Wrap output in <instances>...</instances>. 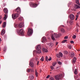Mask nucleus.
<instances>
[{
    "label": "nucleus",
    "mask_w": 80,
    "mask_h": 80,
    "mask_svg": "<svg viewBox=\"0 0 80 80\" xmlns=\"http://www.w3.org/2000/svg\"><path fill=\"white\" fill-rule=\"evenodd\" d=\"M36 48L37 49H41V46L40 45L37 46L36 47Z\"/></svg>",
    "instance_id": "f8f14e48"
},
{
    "label": "nucleus",
    "mask_w": 80,
    "mask_h": 80,
    "mask_svg": "<svg viewBox=\"0 0 80 80\" xmlns=\"http://www.w3.org/2000/svg\"><path fill=\"white\" fill-rule=\"evenodd\" d=\"M40 60L42 62V61H43L44 60V57L42 56L41 58V59Z\"/></svg>",
    "instance_id": "2f4dec72"
},
{
    "label": "nucleus",
    "mask_w": 80,
    "mask_h": 80,
    "mask_svg": "<svg viewBox=\"0 0 80 80\" xmlns=\"http://www.w3.org/2000/svg\"><path fill=\"white\" fill-rule=\"evenodd\" d=\"M42 43H44V42H45L47 41V39H46L45 37H43L42 38Z\"/></svg>",
    "instance_id": "6e6552de"
},
{
    "label": "nucleus",
    "mask_w": 80,
    "mask_h": 80,
    "mask_svg": "<svg viewBox=\"0 0 80 80\" xmlns=\"http://www.w3.org/2000/svg\"><path fill=\"white\" fill-rule=\"evenodd\" d=\"M31 62H32V61H33L32 60H31Z\"/></svg>",
    "instance_id": "0e129e2a"
},
{
    "label": "nucleus",
    "mask_w": 80,
    "mask_h": 80,
    "mask_svg": "<svg viewBox=\"0 0 80 80\" xmlns=\"http://www.w3.org/2000/svg\"><path fill=\"white\" fill-rule=\"evenodd\" d=\"M35 52V51H34L33 52V53H34V52Z\"/></svg>",
    "instance_id": "052dcab7"
},
{
    "label": "nucleus",
    "mask_w": 80,
    "mask_h": 80,
    "mask_svg": "<svg viewBox=\"0 0 80 80\" xmlns=\"http://www.w3.org/2000/svg\"><path fill=\"white\" fill-rule=\"evenodd\" d=\"M55 79L57 80H60L62 78V74H59L55 76Z\"/></svg>",
    "instance_id": "f257e3e1"
},
{
    "label": "nucleus",
    "mask_w": 80,
    "mask_h": 80,
    "mask_svg": "<svg viewBox=\"0 0 80 80\" xmlns=\"http://www.w3.org/2000/svg\"><path fill=\"white\" fill-rule=\"evenodd\" d=\"M50 75H48L47 76V77H46L47 78H49V77H50Z\"/></svg>",
    "instance_id": "de8ad7c7"
},
{
    "label": "nucleus",
    "mask_w": 80,
    "mask_h": 80,
    "mask_svg": "<svg viewBox=\"0 0 80 80\" xmlns=\"http://www.w3.org/2000/svg\"><path fill=\"white\" fill-rule=\"evenodd\" d=\"M74 7L75 8L78 9V8H80V6L78 5H77V4H74Z\"/></svg>",
    "instance_id": "1a4fd4ad"
},
{
    "label": "nucleus",
    "mask_w": 80,
    "mask_h": 80,
    "mask_svg": "<svg viewBox=\"0 0 80 80\" xmlns=\"http://www.w3.org/2000/svg\"><path fill=\"white\" fill-rule=\"evenodd\" d=\"M74 78L75 79H76L77 78V77L76 76H74Z\"/></svg>",
    "instance_id": "864d4df0"
},
{
    "label": "nucleus",
    "mask_w": 80,
    "mask_h": 80,
    "mask_svg": "<svg viewBox=\"0 0 80 80\" xmlns=\"http://www.w3.org/2000/svg\"><path fill=\"white\" fill-rule=\"evenodd\" d=\"M75 56V53L72 52H71L70 54V56L71 57H73Z\"/></svg>",
    "instance_id": "dca6fc26"
},
{
    "label": "nucleus",
    "mask_w": 80,
    "mask_h": 80,
    "mask_svg": "<svg viewBox=\"0 0 80 80\" xmlns=\"http://www.w3.org/2000/svg\"><path fill=\"white\" fill-rule=\"evenodd\" d=\"M54 37H55V38H58L59 37V36H58V34H57V33H54Z\"/></svg>",
    "instance_id": "ddd939ff"
},
{
    "label": "nucleus",
    "mask_w": 80,
    "mask_h": 80,
    "mask_svg": "<svg viewBox=\"0 0 80 80\" xmlns=\"http://www.w3.org/2000/svg\"><path fill=\"white\" fill-rule=\"evenodd\" d=\"M58 63L59 65H62V62H61L59 61Z\"/></svg>",
    "instance_id": "a18cd8bd"
},
{
    "label": "nucleus",
    "mask_w": 80,
    "mask_h": 80,
    "mask_svg": "<svg viewBox=\"0 0 80 80\" xmlns=\"http://www.w3.org/2000/svg\"><path fill=\"white\" fill-rule=\"evenodd\" d=\"M76 17L77 18H78V14L76 15Z\"/></svg>",
    "instance_id": "603ef678"
},
{
    "label": "nucleus",
    "mask_w": 80,
    "mask_h": 80,
    "mask_svg": "<svg viewBox=\"0 0 80 80\" xmlns=\"http://www.w3.org/2000/svg\"><path fill=\"white\" fill-rule=\"evenodd\" d=\"M76 31H78V29H77V30H76Z\"/></svg>",
    "instance_id": "680f3d73"
},
{
    "label": "nucleus",
    "mask_w": 80,
    "mask_h": 80,
    "mask_svg": "<svg viewBox=\"0 0 80 80\" xmlns=\"http://www.w3.org/2000/svg\"><path fill=\"white\" fill-rule=\"evenodd\" d=\"M22 20H23V18L22 17L20 18H19V21H22Z\"/></svg>",
    "instance_id": "f704fd0d"
},
{
    "label": "nucleus",
    "mask_w": 80,
    "mask_h": 80,
    "mask_svg": "<svg viewBox=\"0 0 80 80\" xmlns=\"http://www.w3.org/2000/svg\"><path fill=\"white\" fill-rule=\"evenodd\" d=\"M50 80H54V78H53V77H51L50 78Z\"/></svg>",
    "instance_id": "09e8293b"
},
{
    "label": "nucleus",
    "mask_w": 80,
    "mask_h": 80,
    "mask_svg": "<svg viewBox=\"0 0 80 80\" xmlns=\"http://www.w3.org/2000/svg\"><path fill=\"white\" fill-rule=\"evenodd\" d=\"M30 71H31V72H33V71L32 69H27V72H30Z\"/></svg>",
    "instance_id": "a878e982"
},
{
    "label": "nucleus",
    "mask_w": 80,
    "mask_h": 80,
    "mask_svg": "<svg viewBox=\"0 0 80 80\" xmlns=\"http://www.w3.org/2000/svg\"><path fill=\"white\" fill-rule=\"evenodd\" d=\"M58 35L59 36V37H60V36H62V34L61 33H59Z\"/></svg>",
    "instance_id": "c03bdc74"
},
{
    "label": "nucleus",
    "mask_w": 80,
    "mask_h": 80,
    "mask_svg": "<svg viewBox=\"0 0 80 80\" xmlns=\"http://www.w3.org/2000/svg\"><path fill=\"white\" fill-rule=\"evenodd\" d=\"M70 43H74V42L73 41H70Z\"/></svg>",
    "instance_id": "8fccbe9b"
},
{
    "label": "nucleus",
    "mask_w": 80,
    "mask_h": 80,
    "mask_svg": "<svg viewBox=\"0 0 80 80\" xmlns=\"http://www.w3.org/2000/svg\"><path fill=\"white\" fill-rule=\"evenodd\" d=\"M74 74H75V75H77L78 73V72H77V69H75L74 70Z\"/></svg>",
    "instance_id": "b1692460"
},
{
    "label": "nucleus",
    "mask_w": 80,
    "mask_h": 80,
    "mask_svg": "<svg viewBox=\"0 0 80 80\" xmlns=\"http://www.w3.org/2000/svg\"><path fill=\"white\" fill-rule=\"evenodd\" d=\"M23 27V23L21 22L19 24L18 28H22V27Z\"/></svg>",
    "instance_id": "0eeeda50"
},
{
    "label": "nucleus",
    "mask_w": 80,
    "mask_h": 80,
    "mask_svg": "<svg viewBox=\"0 0 80 80\" xmlns=\"http://www.w3.org/2000/svg\"><path fill=\"white\" fill-rule=\"evenodd\" d=\"M61 31L62 33H63L65 32V30L63 28H61Z\"/></svg>",
    "instance_id": "412c9836"
},
{
    "label": "nucleus",
    "mask_w": 80,
    "mask_h": 80,
    "mask_svg": "<svg viewBox=\"0 0 80 80\" xmlns=\"http://www.w3.org/2000/svg\"><path fill=\"white\" fill-rule=\"evenodd\" d=\"M78 19V18H76L75 19V20H77Z\"/></svg>",
    "instance_id": "4d7b16f0"
},
{
    "label": "nucleus",
    "mask_w": 80,
    "mask_h": 80,
    "mask_svg": "<svg viewBox=\"0 0 80 80\" xmlns=\"http://www.w3.org/2000/svg\"><path fill=\"white\" fill-rule=\"evenodd\" d=\"M29 65L31 67H33L34 65H33V63L32 62H30L29 63Z\"/></svg>",
    "instance_id": "aec40b11"
},
{
    "label": "nucleus",
    "mask_w": 80,
    "mask_h": 80,
    "mask_svg": "<svg viewBox=\"0 0 80 80\" xmlns=\"http://www.w3.org/2000/svg\"><path fill=\"white\" fill-rule=\"evenodd\" d=\"M33 33V30L31 29V28H29L28 29V35H32Z\"/></svg>",
    "instance_id": "20e7f679"
},
{
    "label": "nucleus",
    "mask_w": 80,
    "mask_h": 80,
    "mask_svg": "<svg viewBox=\"0 0 80 80\" xmlns=\"http://www.w3.org/2000/svg\"><path fill=\"white\" fill-rule=\"evenodd\" d=\"M2 27L3 28H5L6 27V22H5L2 25Z\"/></svg>",
    "instance_id": "cd10ccee"
},
{
    "label": "nucleus",
    "mask_w": 80,
    "mask_h": 80,
    "mask_svg": "<svg viewBox=\"0 0 80 80\" xmlns=\"http://www.w3.org/2000/svg\"><path fill=\"white\" fill-rule=\"evenodd\" d=\"M18 16H19V14H18V13L16 14H13L12 15V18L13 19H15V18L18 17Z\"/></svg>",
    "instance_id": "f03ea898"
},
{
    "label": "nucleus",
    "mask_w": 80,
    "mask_h": 80,
    "mask_svg": "<svg viewBox=\"0 0 80 80\" xmlns=\"http://www.w3.org/2000/svg\"><path fill=\"white\" fill-rule=\"evenodd\" d=\"M64 55H67L68 54V52L67 51H64Z\"/></svg>",
    "instance_id": "c756f323"
},
{
    "label": "nucleus",
    "mask_w": 80,
    "mask_h": 80,
    "mask_svg": "<svg viewBox=\"0 0 80 80\" xmlns=\"http://www.w3.org/2000/svg\"><path fill=\"white\" fill-rule=\"evenodd\" d=\"M31 24H32V23H31Z\"/></svg>",
    "instance_id": "338daca9"
},
{
    "label": "nucleus",
    "mask_w": 80,
    "mask_h": 80,
    "mask_svg": "<svg viewBox=\"0 0 80 80\" xmlns=\"http://www.w3.org/2000/svg\"><path fill=\"white\" fill-rule=\"evenodd\" d=\"M60 28V27L59 28Z\"/></svg>",
    "instance_id": "e2e57ef3"
},
{
    "label": "nucleus",
    "mask_w": 80,
    "mask_h": 80,
    "mask_svg": "<svg viewBox=\"0 0 80 80\" xmlns=\"http://www.w3.org/2000/svg\"><path fill=\"white\" fill-rule=\"evenodd\" d=\"M56 45H58V42H57L56 43Z\"/></svg>",
    "instance_id": "5fc2aeb1"
},
{
    "label": "nucleus",
    "mask_w": 80,
    "mask_h": 80,
    "mask_svg": "<svg viewBox=\"0 0 80 80\" xmlns=\"http://www.w3.org/2000/svg\"><path fill=\"white\" fill-rule=\"evenodd\" d=\"M69 17L72 20H73L74 19H75V16L73 14H71L70 15Z\"/></svg>",
    "instance_id": "423d86ee"
},
{
    "label": "nucleus",
    "mask_w": 80,
    "mask_h": 80,
    "mask_svg": "<svg viewBox=\"0 0 80 80\" xmlns=\"http://www.w3.org/2000/svg\"><path fill=\"white\" fill-rule=\"evenodd\" d=\"M64 39H68V37L67 36H65L64 38Z\"/></svg>",
    "instance_id": "49530a36"
},
{
    "label": "nucleus",
    "mask_w": 80,
    "mask_h": 80,
    "mask_svg": "<svg viewBox=\"0 0 80 80\" xmlns=\"http://www.w3.org/2000/svg\"><path fill=\"white\" fill-rule=\"evenodd\" d=\"M51 60H52V58L51 57H50V58L48 59V61H51Z\"/></svg>",
    "instance_id": "37998d69"
},
{
    "label": "nucleus",
    "mask_w": 80,
    "mask_h": 80,
    "mask_svg": "<svg viewBox=\"0 0 80 80\" xmlns=\"http://www.w3.org/2000/svg\"><path fill=\"white\" fill-rule=\"evenodd\" d=\"M37 50L36 51V52L38 53H41V50H40V49H37Z\"/></svg>",
    "instance_id": "4be33fe9"
},
{
    "label": "nucleus",
    "mask_w": 80,
    "mask_h": 80,
    "mask_svg": "<svg viewBox=\"0 0 80 80\" xmlns=\"http://www.w3.org/2000/svg\"><path fill=\"white\" fill-rule=\"evenodd\" d=\"M15 11L16 13H17L18 14L20 12V8L19 7H18L15 10Z\"/></svg>",
    "instance_id": "39448f33"
},
{
    "label": "nucleus",
    "mask_w": 80,
    "mask_h": 80,
    "mask_svg": "<svg viewBox=\"0 0 80 80\" xmlns=\"http://www.w3.org/2000/svg\"><path fill=\"white\" fill-rule=\"evenodd\" d=\"M77 60V58H76L74 57L73 59V60L72 62V63H75V62H76V60Z\"/></svg>",
    "instance_id": "4468645a"
},
{
    "label": "nucleus",
    "mask_w": 80,
    "mask_h": 80,
    "mask_svg": "<svg viewBox=\"0 0 80 80\" xmlns=\"http://www.w3.org/2000/svg\"><path fill=\"white\" fill-rule=\"evenodd\" d=\"M38 63H39V61H38L37 62V65H38Z\"/></svg>",
    "instance_id": "6e6d98bb"
},
{
    "label": "nucleus",
    "mask_w": 80,
    "mask_h": 80,
    "mask_svg": "<svg viewBox=\"0 0 80 80\" xmlns=\"http://www.w3.org/2000/svg\"><path fill=\"white\" fill-rule=\"evenodd\" d=\"M72 38L73 39H75V38H76V36H75V35H73L72 36Z\"/></svg>",
    "instance_id": "58836bf2"
},
{
    "label": "nucleus",
    "mask_w": 80,
    "mask_h": 80,
    "mask_svg": "<svg viewBox=\"0 0 80 80\" xmlns=\"http://www.w3.org/2000/svg\"><path fill=\"white\" fill-rule=\"evenodd\" d=\"M75 2H76V3H77V4H78V5L80 6V4L79 2V0H75Z\"/></svg>",
    "instance_id": "a211bd4d"
},
{
    "label": "nucleus",
    "mask_w": 80,
    "mask_h": 80,
    "mask_svg": "<svg viewBox=\"0 0 80 80\" xmlns=\"http://www.w3.org/2000/svg\"><path fill=\"white\" fill-rule=\"evenodd\" d=\"M7 19V14L4 15V20H5Z\"/></svg>",
    "instance_id": "7c9ffc66"
},
{
    "label": "nucleus",
    "mask_w": 80,
    "mask_h": 80,
    "mask_svg": "<svg viewBox=\"0 0 80 80\" xmlns=\"http://www.w3.org/2000/svg\"><path fill=\"white\" fill-rule=\"evenodd\" d=\"M68 48L69 49H71L72 48V45H69V46L68 47Z\"/></svg>",
    "instance_id": "4c0bfd02"
},
{
    "label": "nucleus",
    "mask_w": 80,
    "mask_h": 80,
    "mask_svg": "<svg viewBox=\"0 0 80 80\" xmlns=\"http://www.w3.org/2000/svg\"><path fill=\"white\" fill-rule=\"evenodd\" d=\"M50 73H52V72H50Z\"/></svg>",
    "instance_id": "69168bd1"
},
{
    "label": "nucleus",
    "mask_w": 80,
    "mask_h": 80,
    "mask_svg": "<svg viewBox=\"0 0 80 80\" xmlns=\"http://www.w3.org/2000/svg\"><path fill=\"white\" fill-rule=\"evenodd\" d=\"M50 33H52V36H51V38H52V40H55V38H54L53 37V31H51L50 32Z\"/></svg>",
    "instance_id": "f3484780"
},
{
    "label": "nucleus",
    "mask_w": 80,
    "mask_h": 80,
    "mask_svg": "<svg viewBox=\"0 0 80 80\" xmlns=\"http://www.w3.org/2000/svg\"><path fill=\"white\" fill-rule=\"evenodd\" d=\"M50 68L52 70H53V69H54V67H53L52 66H51L50 67Z\"/></svg>",
    "instance_id": "ea45409f"
},
{
    "label": "nucleus",
    "mask_w": 80,
    "mask_h": 80,
    "mask_svg": "<svg viewBox=\"0 0 80 80\" xmlns=\"http://www.w3.org/2000/svg\"><path fill=\"white\" fill-rule=\"evenodd\" d=\"M3 11L6 14H8V9L7 8H4L3 9Z\"/></svg>",
    "instance_id": "9b49d317"
},
{
    "label": "nucleus",
    "mask_w": 80,
    "mask_h": 80,
    "mask_svg": "<svg viewBox=\"0 0 80 80\" xmlns=\"http://www.w3.org/2000/svg\"><path fill=\"white\" fill-rule=\"evenodd\" d=\"M56 63H57L55 62H54L52 63V65L53 66V67H55V66Z\"/></svg>",
    "instance_id": "72a5a7b5"
},
{
    "label": "nucleus",
    "mask_w": 80,
    "mask_h": 80,
    "mask_svg": "<svg viewBox=\"0 0 80 80\" xmlns=\"http://www.w3.org/2000/svg\"><path fill=\"white\" fill-rule=\"evenodd\" d=\"M5 33V30L3 29L1 31V35H4V34Z\"/></svg>",
    "instance_id": "2eb2a0df"
},
{
    "label": "nucleus",
    "mask_w": 80,
    "mask_h": 80,
    "mask_svg": "<svg viewBox=\"0 0 80 80\" xmlns=\"http://www.w3.org/2000/svg\"><path fill=\"white\" fill-rule=\"evenodd\" d=\"M7 49V47L5 46L4 48V51H6V50Z\"/></svg>",
    "instance_id": "79ce46f5"
},
{
    "label": "nucleus",
    "mask_w": 80,
    "mask_h": 80,
    "mask_svg": "<svg viewBox=\"0 0 80 80\" xmlns=\"http://www.w3.org/2000/svg\"><path fill=\"white\" fill-rule=\"evenodd\" d=\"M80 12H79L77 13L78 15H80Z\"/></svg>",
    "instance_id": "3c124183"
},
{
    "label": "nucleus",
    "mask_w": 80,
    "mask_h": 80,
    "mask_svg": "<svg viewBox=\"0 0 80 80\" xmlns=\"http://www.w3.org/2000/svg\"><path fill=\"white\" fill-rule=\"evenodd\" d=\"M2 23V21H0V24Z\"/></svg>",
    "instance_id": "13d9d810"
},
{
    "label": "nucleus",
    "mask_w": 80,
    "mask_h": 80,
    "mask_svg": "<svg viewBox=\"0 0 80 80\" xmlns=\"http://www.w3.org/2000/svg\"><path fill=\"white\" fill-rule=\"evenodd\" d=\"M76 25L77 26H78V24H76Z\"/></svg>",
    "instance_id": "bf43d9fd"
},
{
    "label": "nucleus",
    "mask_w": 80,
    "mask_h": 80,
    "mask_svg": "<svg viewBox=\"0 0 80 80\" xmlns=\"http://www.w3.org/2000/svg\"><path fill=\"white\" fill-rule=\"evenodd\" d=\"M42 51H43L44 52H48V50L45 48H43L42 49Z\"/></svg>",
    "instance_id": "5701e85b"
},
{
    "label": "nucleus",
    "mask_w": 80,
    "mask_h": 80,
    "mask_svg": "<svg viewBox=\"0 0 80 80\" xmlns=\"http://www.w3.org/2000/svg\"><path fill=\"white\" fill-rule=\"evenodd\" d=\"M35 75L36 77H38V73L37 71V69L35 71Z\"/></svg>",
    "instance_id": "393cba45"
},
{
    "label": "nucleus",
    "mask_w": 80,
    "mask_h": 80,
    "mask_svg": "<svg viewBox=\"0 0 80 80\" xmlns=\"http://www.w3.org/2000/svg\"><path fill=\"white\" fill-rule=\"evenodd\" d=\"M67 40H64L62 42V43H65V42H67Z\"/></svg>",
    "instance_id": "c9c22d12"
},
{
    "label": "nucleus",
    "mask_w": 80,
    "mask_h": 80,
    "mask_svg": "<svg viewBox=\"0 0 80 80\" xmlns=\"http://www.w3.org/2000/svg\"><path fill=\"white\" fill-rule=\"evenodd\" d=\"M0 17L1 18V17H0Z\"/></svg>",
    "instance_id": "774afa93"
},
{
    "label": "nucleus",
    "mask_w": 80,
    "mask_h": 80,
    "mask_svg": "<svg viewBox=\"0 0 80 80\" xmlns=\"http://www.w3.org/2000/svg\"><path fill=\"white\" fill-rule=\"evenodd\" d=\"M32 7L34 8H35L37 7V4L35 3H32Z\"/></svg>",
    "instance_id": "9d476101"
},
{
    "label": "nucleus",
    "mask_w": 80,
    "mask_h": 80,
    "mask_svg": "<svg viewBox=\"0 0 80 80\" xmlns=\"http://www.w3.org/2000/svg\"><path fill=\"white\" fill-rule=\"evenodd\" d=\"M18 33H20V34L22 35H24V31H23V29H21L19 31V30H18Z\"/></svg>",
    "instance_id": "7ed1b4c3"
},
{
    "label": "nucleus",
    "mask_w": 80,
    "mask_h": 80,
    "mask_svg": "<svg viewBox=\"0 0 80 80\" xmlns=\"http://www.w3.org/2000/svg\"><path fill=\"white\" fill-rule=\"evenodd\" d=\"M29 78L30 79H31V80H33V78H34V77H33V75H30V76L29 77Z\"/></svg>",
    "instance_id": "6ab92c4d"
},
{
    "label": "nucleus",
    "mask_w": 80,
    "mask_h": 80,
    "mask_svg": "<svg viewBox=\"0 0 80 80\" xmlns=\"http://www.w3.org/2000/svg\"><path fill=\"white\" fill-rule=\"evenodd\" d=\"M48 45L49 46V47H50V46H51V47H52V46H53V44L51 42L48 44Z\"/></svg>",
    "instance_id": "c85d7f7f"
},
{
    "label": "nucleus",
    "mask_w": 80,
    "mask_h": 80,
    "mask_svg": "<svg viewBox=\"0 0 80 80\" xmlns=\"http://www.w3.org/2000/svg\"><path fill=\"white\" fill-rule=\"evenodd\" d=\"M59 54L60 56L61 57H63V54H62V52H59Z\"/></svg>",
    "instance_id": "473e14b6"
},
{
    "label": "nucleus",
    "mask_w": 80,
    "mask_h": 80,
    "mask_svg": "<svg viewBox=\"0 0 80 80\" xmlns=\"http://www.w3.org/2000/svg\"><path fill=\"white\" fill-rule=\"evenodd\" d=\"M56 56L57 57H58V58H60V55L58 54H57Z\"/></svg>",
    "instance_id": "a19ab883"
},
{
    "label": "nucleus",
    "mask_w": 80,
    "mask_h": 80,
    "mask_svg": "<svg viewBox=\"0 0 80 80\" xmlns=\"http://www.w3.org/2000/svg\"><path fill=\"white\" fill-rule=\"evenodd\" d=\"M67 58V54H64L63 56L64 59H65V58Z\"/></svg>",
    "instance_id": "bb28decb"
},
{
    "label": "nucleus",
    "mask_w": 80,
    "mask_h": 80,
    "mask_svg": "<svg viewBox=\"0 0 80 80\" xmlns=\"http://www.w3.org/2000/svg\"><path fill=\"white\" fill-rule=\"evenodd\" d=\"M45 60L47 61V62H48V57L47 56H46L45 57Z\"/></svg>",
    "instance_id": "e433bc0d"
}]
</instances>
